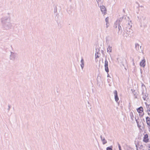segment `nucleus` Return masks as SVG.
I'll return each instance as SVG.
<instances>
[{
	"label": "nucleus",
	"mask_w": 150,
	"mask_h": 150,
	"mask_svg": "<svg viewBox=\"0 0 150 150\" xmlns=\"http://www.w3.org/2000/svg\"><path fill=\"white\" fill-rule=\"evenodd\" d=\"M67 11L69 14H70V13L71 12V10H67Z\"/></svg>",
	"instance_id": "c756f323"
},
{
	"label": "nucleus",
	"mask_w": 150,
	"mask_h": 150,
	"mask_svg": "<svg viewBox=\"0 0 150 150\" xmlns=\"http://www.w3.org/2000/svg\"><path fill=\"white\" fill-rule=\"evenodd\" d=\"M149 137L147 134H145L143 137V141L145 143H147L149 142Z\"/></svg>",
	"instance_id": "0eeeda50"
},
{
	"label": "nucleus",
	"mask_w": 150,
	"mask_h": 150,
	"mask_svg": "<svg viewBox=\"0 0 150 150\" xmlns=\"http://www.w3.org/2000/svg\"><path fill=\"white\" fill-rule=\"evenodd\" d=\"M11 106L10 105H8V109H7L8 110V112L9 111V110H10V108H11Z\"/></svg>",
	"instance_id": "cd10ccee"
},
{
	"label": "nucleus",
	"mask_w": 150,
	"mask_h": 150,
	"mask_svg": "<svg viewBox=\"0 0 150 150\" xmlns=\"http://www.w3.org/2000/svg\"><path fill=\"white\" fill-rule=\"evenodd\" d=\"M146 120L147 125L150 127V118L149 117H146Z\"/></svg>",
	"instance_id": "dca6fc26"
},
{
	"label": "nucleus",
	"mask_w": 150,
	"mask_h": 150,
	"mask_svg": "<svg viewBox=\"0 0 150 150\" xmlns=\"http://www.w3.org/2000/svg\"><path fill=\"white\" fill-rule=\"evenodd\" d=\"M109 50H110L109 52H112V47L111 46L110 47V45L109 46L108 48H107V50L108 52Z\"/></svg>",
	"instance_id": "6ab92c4d"
},
{
	"label": "nucleus",
	"mask_w": 150,
	"mask_h": 150,
	"mask_svg": "<svg viewBox=\"0 0 150 150\" xmlns=\"http://www.w3.org/2000/svg\"><path fill=\"white\" fill-rule=\"evenodd\" d=\"M105 71L108 73L109 72V70L108 67V62L106 59V56H105Z\"/></svg>",
	"instance_id": "20e7f679"
},
{
	"label": "nucleus",
	"mask_w": 150,
	"mask_h": 150,
	"mask_svg": "<svg viewBox=\"0 0 150 150\" xmlns=\"http://www.w3.org/2000/svg\"><path fill=\"white\" fill-rule=\"evenodd\" d=\"M137 110L139 113H141L143 112V108L141 106L137 108Z\"/></svg>",
	"instance_id": "f8f14e48"
},
{
	"label": "nucleus",
	"mask_w": 150,
	"mask_h": 150,
	"mask_svg": "<svg viewBox=\"0 0 150 150\" xmlns=\"http://www.w3.org/2000/svg\"><path fill=\"white\" fill-rule=\"evenodd\" d=\"M149 112H150V111Z\"/></svg>",
	"instance_id": "864d4df0"
},
{
	"label": "nucleus",
	"mask_w": 150,
	"mask_h": 150,
	"mask_svg": "<svg viewBox=\"0 0 150 150\" xmlns=\"http://www.w3.org/2000/svg\"><path fill=\"white\" fill-rule=\"evenodd\" d=\"M132 115L133 116V115H132Z\"/></svg>",
	"instance_id": "8fccbe9b"
},
{
	"label": "nucleus",
	"mask_w": 150,
	"mask_h": 150,
	"mask_svg": "<svg viewBox=\"0 0 150 150\" xmlns=\"http://www.w3.org/2000/svg\"><path fill=\"white\" fill-rule=\"evenodd\" d=\"M136 120L138 127L139 128H140L141 127V125H139V122Z\"/></svg>",
	"instance_id": "393cba45"
},
{
	"label": "nucleus",
	"mask_w": 150,
	"mask_h": 150,
	"mask_svg": "<svg viewBox=\"0 0 150 150\" xmlns=\"http://www.w3.org/2000/svg\"><path fill=\"white\" fill-rule=\"evenodd\" d=\"M57 10H54V13H55V14L56 15V16H57L58 17V14L56 13L57 12Z\"/></svg>",
	"instance_id": "4be33fe9"
},
{
	"label": "nucleus",
	"mask_w": 150,
	"mask_h": 150,
	"mask_svg": "<svg viewBox=\"0 0 150 150\" xmlns=\"http://www.w3.org/2000/svg\"><path fill=\"white\" fill-rule=\"evenodd\" d=\"M112 146H108L106 148V150H112Z\"/></svg>",
	"instance_id": "aec40b11"
},
{
	"label": "nucleus",
	"mask_w": 150,
	"mask_h": 150,
	"mask_svg": "<svg viewBox=\"0 0 150 150\" xmlns=\"http://www.w3.org/2000/svg\"><path fill=\"white\" fill-rule=\"evenodd\" d=\"M149 150H150V146H149Z\"/></svg>",
	"instance_id": "c03bdc74"
},
{
	"label": "nucleus",
	"mask_w": 150,
	"mask_h": 150,
	"mask_svg": "<svg viewBox=\"0 0 150 150\" xmlns=\"http://www.w3.org/2000/svg\"><path fill=\"white\" fill-rule=\"evenodd\" d=\"M137 18L139 19V21L141 23L142 22V21H144L145 20V17L143 16H138Z\"/></svg>",
	"instance_id": "9d476101"
},
{
	"label": "nucleus",
	"mask_w": 150,
	"mask_h": 150,
	"mask_svg": "<svg viewBox=\"0 0 150 150\" xmlns=\"http://www.w3.org/2000/svg\"><path fill=\"white\" fill-rule=\"evenodd\" d=\"M81 64L80 65L82 69H83L84 67V59L82 57L81 58Z\"/></svg>",
	"instance_id": "4468645a"
},
{
	"label": "nucleus",
	"mask_w": 150,
	"mask_h": 150,
	"mask_svg": "<svg viewBox=\"0 0 150 150\" xmlns=\"http://www.w3.org/2000/svg\"><path fill=\"white\" fill-rule=\"evenodd\" d=\"M149 131L150 132V127L149 126Z\"/></svg>",
	"instance_id": "a19ab883"
},
{
	"label": "nucleus",
	"mask_w": 150,
	"mask_h": 150,
	"mask_svg": "<svg viewBox=\"0 0 150 150\" xmlns=\"http://www.w3.org/2000/svg\"><path fill=\"white\" fill-rule=\"evenodd\" d=\"M150 111V108H149V109H148V110H147L146 112H148L149 111Z\"/></svg>",
	"instance_id": "473e14b6"
},
{
	"label": "nucleus",
	"mask_w": 150,
	"mask_h": 150,
	"mask_svg": "<svg viewBox=\"0 0 150 150\" xmlns=\"http://www.w3.org/2000/svg\"><path fill=\"white\" fill-rule=\"evenodd\" d=\"M129 110H130L131 109H130V103H129Z\"/></svg>",
	"instance_id": "72a5a7b5"
},
{
	"label": "nucleus",
	"mask_w": 150,
	"mask_h": 150,
	"mask_svg": "<svg viewBox=\"0 0 150 150\" xmlns=\"http://www.w3.org/2000/svg\"><path fill=\"white\" fill-rule=\"evenodd\" d=\"M124 18V16H122L121 17H120V18H122V19H123Z\"/></svg>",
	"instance_id": "58836bf2"
},
{
	"label": "nucleus",
	"mask_w": 150,
	"mask_h": 150,
	"mask_svg": "<svg viewBox=\"0 0 150 150\" xmlns=\"http://www.w3.org/2000/svg\"><path fill=\"white\" fill-rule=\"evenodd\" d=\"M108 73V75H107V77H110V75H109V74H108V73Z\"/></svg>",
	"instance_id": "4c0bfd02"
},
{
	"label": "nucleus",
	"mask_w": 150,
	"mask_h": 150,
	"mask_svg": "<svg viewBox=\"0 0 150 150\" xmlns=\"http://www.w3.org/2000/svg\"><path fill=\"white\" fill-rule=\"evenodd\" d=\"M106 42H107V41L108 40L107 39V38H106Z\"/></svg>",
	"instance_id": "79ce46f5"
},
{
	"label": "nucleus",
	"mask_w": 150,
	"mask_h": 150,
	"mask_svg": "<svg viewBox=\"0 0 150 150\" xmlns=\"http://www.w3.org/2000/svg\"><path fill=\"white\" fill-rule=\"evenodd\" d=\"M143 145H141L140 146L139 148H140V149H142V148H143Z\"/></svg>",
	"instance_id": "2f4dec72"
},
{
	"label": "nucleus",
	"mask_w": 150,
	"mask_h": 150,
	"mask_svg": "<svg viewBox=\"0 0 150 150\" xmlns=\"http://www.w3.org/2000/svg\"><path fill=\"white\" fill-rule=\"evenodd\" d=\"M138 92L137 91H136L132 89V93L133 94V95L134 96V98H137V96L138 95L137 93Z\"/></svg>",
	"instance_id": "9b49d317"
},
{
	"label": "nucleus",
	"mask_w": 150,
	"mask_h": 150,
	"mask_svg": "<svg viewBox=\"0 0 150 150\" xmlns=\"http://www.w3.org/2000/svg\"><path fill=\"white\" fill-rule=\"evenodd\" d=\"M113 93L114 94V97L115 101L117 103L119 100V98L118 96L117 92V90H115L114 91Z\"/></svg>",
	"instance_id": "39448f33"
},
{
	"label": "nucleus",
	"mask_w": 150,
	"mask_h": 150,
	"mask_svg": "<svg viewBox=\"0 0 150 150\" xmlns=\"http://www.w3.org/2000/svg\"><path fill=\"white\" fill-rule=\"evenodd\" d=\"M124 18V16H122L121 17H120V18H122V19H123Z\"/></svg>",
	"instance_id": "ea45409f"
},
{
	"label": "nucleus",
	"mask_w": 150,
	"mask_h": 150,
	"mask_svg": "<svg viewBox=\"0 0 150 150\" xmlns=\"http://www.w3.org/2000/svg\"><path fill=\"white\" fill-rule=\"evenodd\" d=\"M129 26H127L126 30V35L130 37H131V25H130L129 23H128Z\"/></svg>",
	"instance_id": "f03ea898"
},
{
	"label": "nucleus",
	"mask_w": 150,
	"mask_h": 150,
	"mask_svg": "<svg viewBox=\"0 0 150 150\" xmlns=\"http://www.w3.org/2000/svg\"><path fill=\"white\" fill-rule=\"evenodd\" d=\"M108 20H109L108 17H106L105 18V22H106V25L107 28H108V26L107 25V24L108 23Z\"/></svg>",
	"instance_id": "f3484780"
},
{
	"label": "nucleus",
	"mask_w": 150,
	"mask_h": 150,
	"mask_svg": "<svg viewBox=\"0 0 150 150\" xmlns=\"http://www.w3.org/2000/svg\"><path fill=\"white\" fill-rule=\"evenodd\" d=\"M122 20L121 18H120L119 19H118L117 20L116 22H118V23L119 25L120 24V23L122 21Z\"/></svg>",
	"instance_id": "412c9836"
},
{
	"label": "nucleus",
	"mask_w": 150,
	"mask_h": 150,
	"mask_svg": "<svg viewBox=\"0 0 150 150\" xmlns=\"http://www.w3.org/2000/svg\"><path fill=\"white\" fill-rule=\"evenodd\" d=\"M103 52H104V51H103V50H101V52H102V53H103Z\"/></svg>",
	"instance_id": "37998d69"
},
{
	"label": "nucleus",
	"mask_w": 150,
	"mask_h": 150,
	"mask_svg": "<svg viewBox=\"0 0 150 150\" xmlns=\"http://www.w3.org/2000/svg\"><path fill=\"white\" fill-rule=\"evenodd\" d=\"M97 54H98V52H97Z\"/></svg>",
	"instance_id": "603ef678"
},
{
	"label": "nucleus",
	"mask_w": 150,
	"mask_h": 150,
	"mask_svg": "<svg viewBox=\"0 0 150 150\" xmlns=\"http://www.w3.org/2000/svg\"><path fill=\"white\" fill-rule=\"evenodd\" d=\"M102 12V13L103 14V16H104L107 13V10H100Z\"/></svg>",
	"instance_id": "a211bd4d"
},
{
	"label": "nucleus",
	"mask_w": 150,
	"mask_h": 150,
	"mask_svg": "<svg viewBox=\"0 0 150 150\" xmlns=\"http://www.w3.org/2000/svg\"><path fill=\"white\" fill-rule=\"evenodd\" d=\"M7 16H4L1 19V23L4 29L8 30L11 28L12 25L11 23V17L10 16L12 15L11 13H8Z\"/></svg>",
	"instance_id": "f257e3e1"
},
{
	"label": "nucleus",
	"mask_w": 150,
	"mask_h": 150,
	"mask_svg": "<svg viewBox=\"0 0 150 150\" xmlns=\"http://www.w3.org/2000/svg\"><path fill=\"white\" fill-rule=\"evenodd\" d=\"M139 45L138 43H135V48L136 49L139 51V52H140L141 51H142V49L141 48L142 47L140 46V48L139 47Z\"/></svg>",
	"instance_id": "6e6552de"
},
{
	"label": "nucleus",
	"mask_w": 150,
	"mask_h": 150,
	"mask_svg": "<svg viewBox=\"0 0 150 150\" xmlns=\"http://www.w3.org/2000/svg\"><path fill=\"white\" fill-rule=\"evenodd\" d=\"M123 12H125V10H123Z\"/></svg>",
	"instance_id": "49530a36"
},
{
	"label": "nucleus",
	"mask_w": 150,
	"mask_h": 150,
	"mask_svg": "<svg viewBox=\"0 0 150 150\" xmlns=\"http://www.w3.org/2000/svg\"><path fill=\"white\" fill-rule=\"evenodd\" d=\"M145 104H146V108H147V109L149 108V105H150H150H148V104H147V103H146V102H145Z\"/></svg>",
	"instance_id": "b1692460"
},
{
	"label": "nucleus",
	"mask_w": 150,
	"mask_h": 150,
	"mask_svg": "<svg viewBox=\"0 0 150 150\" xmlns=\"http://www.w3.org/2000/svg\"><path fill=\"white\" fill-rule=\"evenodd\" d=\"M130 115L131 117V113H130Z\"/></svg>",
	"instance_id": "a18cd8bd"
},
{
	"label": "nucleus",
	"mask_w": 150,
	"mask_h": 150,
	"mask_svg": "<svg viewBox=\"0 0 150 150\" xmlns=\"http://www.w3.org/2000/svg\"><path fill=\"white\" fill-rule=\"evenodd\" d=\"M142 94L143 95V100H145L147 97H148V94L146 93H144L142 92Z\"/></svg>",
	"instance_id": "2eb2a0df"
},
{
	"label": "nucleus",
	"mask_w": 150,
	"mask_h": 150,
	"mask_svg": "<svg viewBox=\"0 0 150 150\" xmlns=\"http://www.w3.org/2000/svg\"><path fill=\"white\" fill-rule=\"evenodd\" d=\"M148 115H150V113H149V112H148Z\"/></svg>",
	"instance_id": "de8ad7c7"
},
{
	"label": "nucleus",
	"mask_w": 150,
	"mask_h": 150,
	"mask_svg": "<svg viewBox=\"0 0 150 150\" xmlns=\"http://www.w3.org/2000/svg\"><path fill=\"white\" fill-rule=\"evenodd\" d=\"M16 55V53H15L13 52H11V54L10 56V59L13 61L14 60Z\"/></svg>",
	"instance_id": "423d86ee"
},
{
	"label": "nucleus",
	"mask_w": 150,
	"mask_h": 150,
	"mask_svg": "<svg viewBox=\"0 0 150 150\" xmlns=\"http://www.w3.org/2000/svg\"><path fill=\"white\" fill-rule=\"evenodd\" d=\"M100 137L103 144H105L107 143V141L105 139L104 137H103L101 135L100 136Z\"/></svg>",
	"instance_id": "ddd939ff"
},
{
	"label": "nucleus",
	"mask_w": 150,
	"mask_h": 150,
	"mask_svg": "<svg viewBox=\"0 0 150 150\" xmlns=\"http://www.w3.org/2000/svg\"><path fill=\"white\" fill-rule=\"evenodd\" d=\"M97 85L100 86L101 84L103 83L102 80L101 79V75L99 74L97 76Z\"/></svg>",
	"instance_id": "7ed1b4c3"
},
{
	"label": "nucleus",
	"mask_w": 150,
	"mask_h": 150,
	"mask_svg": "<svg viewBox=\"0 0 150 150\" xmlns=\"http://www.w3.org/2000/svg\"><path fill=\"white\" fill-rule=\"evenodd\" d=\"M117 144H118L119 150H122L121 148V146L120 144L118 142L117 143Z\"/></svg>",
	"instance_id": "5701e85b"
},
{
	"label": "nucleus",
	"mask_w": 150,
	"mask_h": 150,
	"mask_svg": "<svg viewBox=\"0 0 150 150\" xmlns=\"http://www.w3.org/2000/svg\"><path fill=\"white\" fill-rule=\"evenodd\" d=\"M130 23H131V21H130Z\"/></svg>",
	"instance_id": "3c124183"
},
{
	"label": "nucleus",
	"mask_w": 150,
	"mask_h": 150,
	"mask_svg": "<svg viewBox=\"0 0 150 150\" xmlns=\"http://www.w3.org/2000/svg\"><path fill=\"white\" fill-rule=\"evenodd\" d=\"M127 150H131V148L130 147H129V149L127 148Z\"/></svg>",
	"instance_id": "f704fd0d"
},
{
	"label": "nucleus",
	"mask_w": 150,
	"mask_h": 150,
	"mask_svg": "<svg viewBox=\"0 0 150 150\" xmlns=\"http://www.w3.org/2000/svg\"><path fill=\"white\" fill-rule=\"evenodd\" d=\"M144 115V113L143 112V113H139V115L140 116V117H142Z\"/></svg>",
	"instance_id": "a878e982"
},
{
	"label": "nucleus",
	"mask_w": 150,
	"mask_h": 150,
	"mask_svg": "<svg viewBox=\"0 0 150 150\" xmlns=\"http://www.w3.org/2000/svg\"><path fill=\"white\" fill-rule=\"evenodd\" d=\"M143 86H144V87H145V85L144 84H143L142 85V87H143Z\"/></svg>",
	"instance_id": "c9c22d12"
},
{
	"label": "nucleus",
	"mask_w": 150,
	"mask_h": 150,
	"mask_svg": "<svg viewBox=\"0 0 150 150\" xmlns=\"http://www.w3.org/2000/svg\"><path fill=\"white\" fill-rule=\"evenodd\" d=\"M135 145H136V147H137V150H138V149H137V145L135 144Z\"/></svg>",
	"instance_id": "e433bc0d"
},
{
	"label": "nucleus",
	"mask_w": 150,
	"mask_h": 150,
	"mask_svg": "<svg viewBox=\"0 0 150 150\" xmlns=\"http://www.w3.org/2000/svg\"><path fill=\"white\" fill-rule=\"evenodd\" d=\"M99 57V56L98 54H95V58L96 59L98 58Z\"/></svg>",
	"instance_id": "bb28decb"
},
{
	"label": "nucleus",
	"mask_w": 150,
	"mask_h": 150,
	"mask_svg": "<svg viewBox=\"0 0 150 150\" xmlns=\"http://www.w3.org/2000/svg\"><path fill=\"white\" fill-rule=\"evenodd\" d=\"M118 28L119 31L120 30V29H121V27L120 25H118Z\"/></svg>",
	"instance_id": "c85d7f7f"
},
{
	"label": "nucleus",
	"mask_w": 150,
	"mask_h": 150,
	"mask_svg": "<svg viewBox=\"0 0 150 150\" xmlns=\"http://www.w3.org/2000/svg\"><path fill=\"white\" fill-rule=\"evenodd\" d=\"M146 61L144 58L142 59L140 63V65L143 67H144L145 66Z\"/></svg>",
	"instance_id": "1a4fd4ad"
},
{
	"label": "nucleus",
	"mask_w": 150,
	"mask_h": 150,
	"mask_svg": "<svg viewBox=\"0 0 150 150\" xmlns=\"http://www.w3.org/2000/svg\"><path fill=\"white\" fill-rule=\"evenodd\" d=\"M131 88L130 87H129L128 88V92H129V91H131V89H130Z\"/></svg>",
	"instance_id": "7c9ffc66"
},
{
	"label": "nucleus",
	"mask_w": 150,
	"mask_h": 150,
	"mask_svg": "<svg viewBox=\"0 0 150 150\" xmlns=\"http://www.w3.org/2000/svg\"><path fill=\"white\" fill-rule=\"evenodd\" d=\"M105 7L104 6H103V8H104Z\"/></svg>",
	"instance_id": "09e8293b"
}]
</instances>
